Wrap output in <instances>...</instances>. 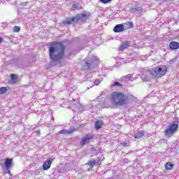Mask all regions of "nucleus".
<instances>
[{"label": "nucleus", "instance_id": "11", "mask_svg": "<svg viewBox=\"0 0 179 179\" xmlns=\"http://www.w3.org/2000/svg\"><path fill=\"white\" fill-rule=\"evenodd\" d=\"M13 164V159L6 158L4 162V165L6 169H10Z\"/></svg>", "mask_w": 179, "mask_h": 179}, {"label": "nucleus", "instance_id": "12", "mask_svg": "<svg viewBox=\"0 0 179 179\" xmlns=\"http://www.w3.org/2000/svg\"><path fill=\"white\" fill-rule=\"evenodd\" d=\"M130 44H131V42L129 41L123 42L119 47V51H123V50L128 48Z\"/></svg>", "mask_w": 179, "mask_h": 179}, {"label": "nucleus", "instance_id": "27", "mask_svg": "<svg viewBox=\"0 0 179 179\" xmlns=\"http://www.w3.org/2000/svg\"><path fill=\"white\" fill-rule=\"evenodd\" d=\"M95 83H100V81L99 80H96Z\"/></svg>", "mask_w": 179, "mask_h": 179}, {"label": "nucleus", "instance_id": "6", "mask_svg": "<svg viewBox=\"0 0 179 179\" xmlns=\"http://www.w3.org/2000/svg\"><path fill=\"white\" fill-rule=\"evenodd\" d=\"M178 131V124L172 123L165 130L164 135L166 138H171Z\"/></svg>", "mask_w": 179, "mask_h": 179}, {"label": "nucleus", "instance_id": "17", "mask_svg": "<svg viewBox=\"0 0 179 179\" xmlns=\"http://www.w3.org/2000/svg\"><path fill=\"white\" fill-rule=\"evenodd\" d=\"M96 164H97V162L96 160H90L87 163V166H89V167H90V169H93V167H94V166H96Z\"/></svg>", "mask_w": 179, "mask_h": 179}, {"label": "nucleus", "instance_id": "21", "mask_svg": "<svg viewBox=\"0 0 179 179\" xmlns=\"http://www.w3.org/2000/svg\"><path fill=\"white\" fill-rule=\"evenodd\" d=\"M125 24L128 26L129 29H132V27H134V22H127Z\"/></svg>", "mask_w": 179, "mask_h": 179}, {"label": "nucleus", "instance_id": "10", "mask_svg": "<svg viewBox=\"0 0 179 179\" xmlns=\"http://www.w3.org/2000/svg\"><path fill=\"white\" fill-rule=\"evenodd\" d=\"M113 31L115 33H121V32L124 31V25L122 24H117L113 28Z\"/></svg>", "mask_w": 179, "mask_h": 179}, {"label": "nucleus", "instance_id": "15", "mask_svg": "<svg viewBox=\"0 0 179 179\" xmlns=\"http://www.w3.org/2000/svg\"><path fill=\"white\" fill-rule=\"evenodd\" d=\"M103 120H96L95 122V126L94 128L96 130L101 129V127H103Z\"/></svg>", "mask_w": 179, "mask_h": 179}, {"label": "nucleus", "instance_id": "20", "mask_svg": "<svg viewBox=\"0 0 179 179\" xmlns=\"http://www.w3.org/2000/svg\"><path fill=\"white\" fill-rule=\"evenodd\" d=\"M8 92V88L6 87H0V94H3Z\"/></svg>", "mask_w": 179, "mask_h": 179}, {"label": "nucleus", "instance_id": "22", "mask_svg": "<svg viewBox=\"0 0 179 179\" xmlns=\"http://www.w3.org/2000/svg\"><path fill=\"white\" fill-rule=\"evenodd\" d=\"M13 31H14L15 33H19V31H20V27H19V26H15V27H13Z\"/></svg>", "mask_w": 179, "mask_h": 179}, {"label": "nucleus", "instance_id": "29", "mask_svg": "<svg viewBox=\"0 0 179 179\" xmlns=\"http://www.w3.org/2000/svg\"><path fill=\"white\" fill-rule=\"evenodd\" d=\"M154 1H159V0H154Z\"/></svg>", "mask_w": 179, "mask_h": 179}, {"label": "nucleus", "instance_id": "2", "mask_svg": "<svg viewBox=\"0 0 179 179\" xmlns=\"http://www.w3.org/2000/svg\"><path fill=\"white\" fill-rule=\"evenodd\" d=\"M110 101L111 104L108 107L115 108L129 104V98L121 92H113L110 94Z\"/></svg>", "mask_w": 179, "mask_h": 179}, {"label": "nucleus", "instance_id": "3", "mask_svg": "<svg viewBox=\"0 0 179 179\" xmlns=\"http://www.w3.org/2000/svg\"><path fill=\"white\" fill-rule=\"evenodd\" d=\"M167 66L166 65H161L157 66L152 70H149L148 73L155 79L163 78L167 73Z\"/></svg>", "mask_w": 179, "mask_h": 179}, {"label": "nucleus", "instance_id": "16", "mask_svg": "<svg viewBox=\"0 0 179 179\" xmlns=\"http://www.w3.org/2000/svg\"><path fill=\"white\" fill-rule=\"evenodd\" d=\"M174 167V164L171 163V162H168L165 164V169L166 170H173V168Z\"/></svg>", "mask_w": 179, "mask_h": 179}, {"label": "nucleus", "instance_id": "25", "mask_svg": "<svg viewBox=\"0 0 179 179\" xmlns=\"http://www.w3.org/2000/svg\"><path fill=\"white\" fill-rule=\"evenodd\" d=\"M120 146H121V148H127V143H125V142L121 143Z\"/></svg>", "mask_w": 179, "mask_h": 179}, {"label": "nucleus", "instance_id": "7", "mask_svg": "<svg viewBox=\"0 0 179 179\" xmlns=\"http://www.w3.org/2000/svg\"><path fill=\"white\" fill-rule=\"evenodd\" d=\"M92 139H94V136L93 134H86L85 137L81 139V141H80L81 146H85V145H89Z\"/></svg>", "mask_w": 179, "mask_h": 179}, {"label": "nucleus", "instance_id": "4", "mask_svg": "<svg viewBox=\"0 0 179 179\" xmlns=\"http://www.w3.org/2000/svg\"><path fill=\"white\" fill-rule=\"evenodd\" d=\"M86 19H87V14H78L76 17L66 18V20L63 22V24H73V23H78V22H85Z\"/></svg>", "mask_w": 179, "mask_h": 179}, {"label": "nucleus", "instance_id": "26", "mask_svg": "<svg viewBox=\"0 0 179 179\" xmlns=\"http://www.w3.org/2000/svg\"><path fill=\"white\" fill-rule=\"evenodd\" d=\"M131 74H128L127 76H125V78H131Z\"/></svg>", "mask_w": 179, "mask_h": 179}, {"label": "nucleus", "instance_id": "23", "mask_svg": "<svg viewBox=\"0 0 179 179\" xmlns=\"http://www.w3.org/2000/svg\"><path fill=\"white\" fill-rule=\"evenodd\" d=\"M103 159H101L100 157L97 158V163L99 164V166H101V162H103Z\"/></svg>", "mask_w": 179, "mask_h": 179}, {"label": "nucleus", "instance_id": "14", "mask_svg": "<svg viewBox=\"0 0 179 179\" xmlns=\"http://www.w3.org/2000/svg\"><path fill=\"white\" fill-rule=\"evenodd\" d=\"M144 136L145 131H139L134 135L135 139H141V138H143Z\"/></svg>", "mask_w": 179, "mask_h": 179}, {"label": "nucleus", "instance_id": "5", "mask_svg": "<svg viewBox=\"0 0 179 179\" xmlns=\"http://www.w3.org/2000/svg\"><path fill=\"white\" fill-rule=\"evenodd\" d=\"M85 64L81 66V71H86L87 69H92L94 62H99V58L94 56L91 57H87L84 59Z\"/></svg>", "mask_w": 179, "mask_h": 179}, {"label": "nucleus", "instance_id": "8", "mask_svg": "<svg viewBox=\"0 0 179 179\" xmlns=\"http://www.w3.org/2000/svg\"><path fill=\"white\" fill-rule=\"evenodd\" d=\"M52 162H54V159L48 158L43 164V170H49L51 167V164H52Z\"/></svg>", "mask_w": 179, "mask_h": 179}, {"label": "nucleus", "instance_id": "9", "mask_svg": "<svg viewBox=\"0 0 179 179\" xmlns=\"http://www.w3.org/2000/svg\"><path fill=\"white\" fill-rule=\"evenodd\" d=\"M169 49L171 50V51H177V50H179V43L177 41H171L169 43Z\"/></svg>", "mask_w": 179, "mask_h": 179}, {"label": "nucleus", "instance_id": "18", "mask_svg": "<svg viewBox=\"0 0 179 179\" xmlns=\"http://www.w3.org/2000/svg\"><path fill=\"white\" fill-rule=\"evenodd\" d=\"M112 87H117V89H122V84L118 82H115L111 85Z\"/></svg>", "mask_w": 179, "mask_h": 179}, {"label": "nucleus", "instance_id": "19", "mask_svg": "<svg viewBox=\"0 0 179 179\" xmlns=\"http://www.w3.org/2000/svg\"><path fill=\"white\" fill-rule=\"evenodd\" d=\"M10 78L11 82H13V83H16V82H17V76L15 74H10Z\"/></svg>", "mask_w": 179, "mask_h": 179}, {"label": "nucleus", "instance_id": "1", "mask_svg": "<svg viewBox=\"0 0 179 179\" xmlns=\"http://www.w3.org/2000/svg\"><path fill=\"white\" fill-rule=\"evenodd\" d=\"M65 45L62 42H52L49 47V57L52 61H61L65 55Z\"/></svg>", "mask_w": 179, "mask_h": 179}, {"label": "nucleus", "instance_id": "24", "mask_svg": "<svg viewBox=\"0 0 179 179\" xmlns=\"http://www.w3.org/2000/svg\"><path fill=\"white\" fill-rule=\"evenodd\" d=\"M100 2H101V3H110L111 0H100Z\"/></svg>", "mask_w": 179, "mask_h": 179}, {"label": "nucleus", "instance_id": "28", "mask_svg": "<svg viewBox=\"0 0 179 179\" xmlns=\"http://www.w3.org/2000/svg\"><path fill=\"white\" fill-rule=\"evenodd\" d=\"M3 39H2V38L0 37V43H1L3 41Z\"/></svg>", "mask_w": 179, "mask_h": 179}, {"label": "nucleus", "instance_id": "13", "mask_svg": "<svg viewBox=\"0 0 179 179\" xmlns=\"http://www.w3.org/2000/svg\"><path fill=\"white\" fill-rule=\"evenodd\" d=\"M75 131H76V129H71L70 130L63 129L59 131V134L62 135H71V134H73Z\"/></svg>", "mask_w": 179, "mask_h": 179}]
</instances>
